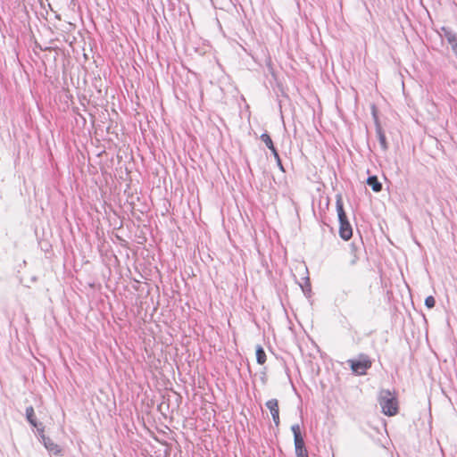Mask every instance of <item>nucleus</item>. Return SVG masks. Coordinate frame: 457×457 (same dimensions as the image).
I'll return each instance as SVG.
<instances>
[{
  "mask_svg": "<svg viewBox=\"0 0 457 457\" xmlns=\"http://www.w3.org/2000/svg\"><path fill=\"white\" fill-rule=\"evenodd\" d=\"M336 207L339 221V236L343 240L347 241L353 237V228L345 212L341 195H337Z\"/></svg>",
  "mask_w": 457,
  "mask_h": 457,
  "instance_id": "1",
  "label": "nucleus"
},
{
  "mask_svg": "<svg viewBox=\"0 0 457 457\" xmlns=\"http://www.w3.org/2000/svg\"><path fill=\"white\" fill-rule=\"evenodd\" d=\"M378 403L382 412L386 416H395L398 412V401L390 390L383 389L379 393Z\"/></svg>",
  "mask_w": 457,
  "mask_h": 457,
  "instance_id": "2",
  "label": "nucleus"
},
{
  "mask_svg": "<svg viewBox=\"0 0 457 457\" xmlns=\"http://www.w3.org/2000/svg\"><path fill=\"white\" fill-rule=\"evenodd\" d=\"M352 371L356 375H365L367 370L371 368L372 361L365 353H360L357 359L347 361Z\"/></svg>",
  "mask_w": 457,
  "mask_h": 457,
  "instance_id": "3",
  "label": "nucleus"
},
{
  "mask_svg": "<svg viewBox=\"0 0 457 457\" xmlns=\"http://www.w3.org/2000/svg\"><path fill=\"white\" fill-rule=\"evenodd\" d=\"M294 434L295 452L296 457H309L308 451L305 446L303 436L301 433L300 425L294 424L291 427Z\"/></svg>",
  "mask_w": 457,
  "mask_h": 457,
  "instance_id": "4",
  "label": "nucleus"
},
{
  "mask_svg": "<svg viewBox=\"0 0 457 457\" xmlns=\"http://www.w3.org/2000/svg\"><path fill=\"white\" fill-rule=\"evenodd\" d=\"M40 441L43 443L46 449L54 455H61L62 454V448L60 445L55 444L50 437L46 436L44 434H42L40 436Z\"/></svg>",
  "mask_w": 457,
  "mask_h": 457,
  "instance_id": "5",
  "label": "nucleus"
},
{
  "mask_svg": "<svg viewBox=\"0 0 457 457\" xmlns=\"http://www.w3.org/2000/svg\"><path fill=\"white\" fill-rule=\"evenodd\" d=\"M266 407L270 410L272 420L276 427L279 426V408L277 399H270L266 403Z\"/></svg>",
  "mask_w": 457,
  "mask_h": 457,
  "instance_id": "6",
  "label": "nucleus"
},
{
  "mask_svg": "<svg viewBox=\"0 0 457 457\" xmlns=\"http://www.w3.org/2000/svg\"><path fill=\"white\" fill-rule=\"evenodd\" d=\"M375 125H376V134H377L378 142L380 144V147L384 152H386L388 149V144L386 141L385 132H384L380 123L378 122V118H375Z\"/></svg>",
  "mask_w": 457,
  "mask_h": 457,
  "instance_id": "7",
  "label": "nucleus"
},
{
  "mask_svg": "<svg viewBox=\"0 0 457 457\" xmlns=\"http://www.w3.org/2000/svg\"><path fill=\"white\" fill-rule=\"evenodd\" d=\"M367 184L371 187L374 192H380L382 190V184L378 181V177L373 175L367 179Z\"/></svg>",
  "mask_w": 457,
  "mask_h": 457,
  "instance_id": "8",
  "label": "nucleus"
},
{
  "mask_svg": "<svg viewBox=\"0 0 457 457\" xmlns=\"http://www.w3.org/2000/svg\"><path fill=\"white\" fill-rule=\"evenodd\" d=\"M256 354V361L258 364H264L266 361V353L263 347L261 345H258L255 349Z\"/></svg>",
  "mask_w": 457,
  "mask_h": 457,
  "instance_id": "9",
  "label": "nucleus"
},
{
  "mask_svg": "<svg viewBox=\"0 0 457 457\" xmlns=\"http://www.w3.org/2000/svg\"><path fill=\"white\" fill-rule=\"evenodd\" d=\"M32 427L37 428V434L40 436L45 433V427L42 422H38L37 419L33 420L32 422H29Z\"/></svg>",
  "mask_w": 457,
  "mask_h": 457,
  "instance_id": "10",
  "label": "nucleus"
},
{
  "mask_svg": "<svg viewBox=\"0 0 457 457\" xmlns=\"http://www.w3.org/2000/svg\"><path fill=\"white\" fill-rule=\"evenodd\" d=\"M260 138L266 145V146L268 148H270V146H272L274 145L270 136L267 132L262 133L261 135Z\"/></svg>",
  "mask_w": 457,
  "mask_h": 457,
  "instance_id": "11",
  "label": "nucleus"
},
{
  "mask_svg": "<svg viewBox=\"0 0 457 457\" xmlns=\"http://www.w3.org/2000/svg\"><path fill=\"white\" fill-rule=\"evenodd\" d=\"M25 414L28 422H32L33 420L37 419L33 406L27 407Z\"/></svg>",
  "mask_w": 457,
  "mask_h": 457,
  "instance_id": "12",
  "label": "nucleus"
},
{
  "mask_svg": "<svg viewBox=\"0 0 457 457\" xmlns=\"http://www.w3.org/2000/svg\"><path fill=\"white\" fill-rule=\"evenodd\" d=\"M441 30L443 31L444 37H445L447 42L450 41L451 38L456 34L450 28L445 26L441 28Z\"/></svg>",
  "mask_w": 457,
  "mask_h": 457,
  "instance_id": "13",
  "label": "nucleus"
},
{
  "mask_svg": "<svg viewBox=\"0 0 457 457\" xmlns=\"http://www.w3.org/2000/svg\"><path fill=\"white\" fill-rule=\"evenodd\" d=\"M448 44L451 45L452 50L455 56H457V34H455L450 41H448Z\"/></svg>",
  "mask_w": 457,
  "mask_h": 457,
  "instance_id": "14",
  "label": "nucleus"
},
{
  "mask_svg": "<svg viewBox=\"0 0 457 457\" xmlns=\"http://www.w3.org/2000/svg\"><path fill=\"white\" fill-rule=\"evenodd\" d=\"M435 304H436V300H435L434 296L428 295L426 297V299H425L426 307H428V309H431V308L435 307Z\"/></svg>",
  "mask_w": 457,
  "mask_h": 457,
  "instance_id": "15",
  "label": "nucleus"
},
{
  "mask_svg": "<svg viewBox=\"0 0 457 457\" xmlns=\"http://www.w3.org/2000/svg\"><path fill=\"white\" fill-rule=\"evenodd\" d=\"M302 287V289L303 291V293L306 295L307 293H311V283H310V279L309 278L307 277L306 278V282L303 286H301Z\"/></svg>",
  "mask_w": 457,
  "mask_h": 457,
  "instance_id": "16",
  "label": "nucleus"
},
{
  "mask_svg": "<svg viewBox=\"0 0 457 457\" xmlns=\"http://www.w3.org/2000/svg\"><path fill=\"white\" fill-rule=\"evenodd\" d=\"M274 158L276 160L277 165L279 168V170H282V171H285V169L283 167V164H282L281 159L279 157V154L278 155V157H274Z\"/></svg>",
  "mask_w": 457,
  "mask_h": 457,
  "instance_id": "17",
  "label": "nucleus"
},
{
  "mask_svg": "<svg viewBox=\"0 0 457 457\" xmlns=\"http://www.w3.org/2000/svg\"><path fill=\"white\" fill-rule=\"evenodd\" d=\"M352 255H353V257H352V259L350 261V264L352 266H353V265H355L357 263V262L359 260V255H358V253H353Z\"/></svg>",
  "mask_w": 457,
  "mask_h": 457,
  "instance_id": "18",
  "label": "nucleus"
},
{
  "mask_svg": "<svg viewBox=\"0 0 457 457\" xmlns=\"http://www.w3.org/2000/svg\"><path fill=\"white\" fill-rule=\"evenodd\" d=\"M350 249H351V253L353 254V253H358V246L357 245L353 242L350 245Z\"/></svg>",
  "mask_w": 457,
  "mask_h": 457,
  "instance_id": "19",
  "label": "nucleus"
},
{
  "mask_svg": "<svg viewBox=\"0 0 457 457\" xmlns=\"http://www.w3.org/2000/svg\"><path fill=\"white\" fill-rule=\"evenodd\" d=\"M269 149L271 151L274 157H278V150L276 149V147L274 146V145L272 146H270Z\"/></svg>",
  "mask_w": 457,
  "mask_h": 457,
  "instance_id": "20",
  "label": "nucleus"
},
{
  "mask_svg": "<svg viewBox=\"0 0 457 457\" xmlns=\"http://www.w3.org/2000/svg\"><path fill=\"white\" fill-rule=\"evenodd\" d=\"M456 58H457V55H456Z\"/></svg>",
  "mask_w": 457,
  "mask_h": 457,
  "instance_id": "21",
  "label": "nucleus"
}]
</instances>
